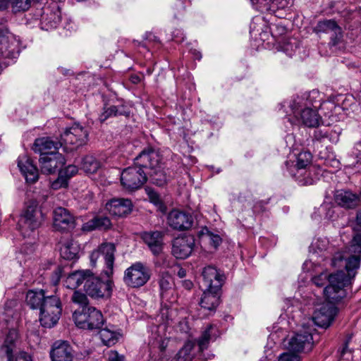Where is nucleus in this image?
Segmentation results:
<instances>
[{
	"label": "nucleus",
	"mask_w": 361,
	"mask_h": 361,
	"mask_svg": "<svg viewBox=\"0 0 361 361\" xmlns=\"http://www.w3.org/2000/svg\"><path fill=\"white\" fill-rule=\"evenodd\" d=\"M145 190L152 203L157 204L160 202V197L157 192L149 188H146Z\"/></svg>",
	"instance_id": "50"
},
{
	"label": "nucleus",
	"mask_w": 361,
	"mask_h": 361,
	"mask_svg": "<svg viewBox=\"0 0 361 361\" xmlns=\"http://www.w3.org/2000/svg\"><path fill=\"white\" fill-rule=\"evenodd\" d=\"M166 222L173 230L184 231L192 228L194 220L190 214L173 209L167 214Z\"/></svg>",
	"instance_id": "14"
},
{
	"label": "nucleus",
	"mask_w": 361,
	"mask_h": 361,
	"mask_svg": "<svg viewBox=\"0 0 361 361\" xmlns=\"http://www.w3.org/2000/svg\"><path fill=\"white\" fill-rule=\"evenodd\" d=\"M332 275H335V273L329 275L327 273L322 272L319 275L314 276L312 279V281L315 286H317L318 287H322V286H324L326 284V281H329L328 286H330L329 278Z\"/></svg>",
	"instance_id": "46"
},
{
	"label": "nucleus",
	"mask_w": 361,
	"mask_h": 361,
	"mask_svg": "<svg viewBox=\"0 0 361 361\" xmlns=\"http://www.w3.org/2000/svg\"><path fill=\"white\" fill-rule=\"evenodd\" d=\"M296 353L291 351L283 353L279 355V361H300V357Z\"/></svg>",
	"instance_id": "48"
},
{
	"label": "nucleus",
	"mask_w": 361,
	"mask_h": 361,
	"mask_svg": "<svg viewBox=\"0 0 361 361\" xmlns=\"http://www.w3.org/2000/svg\"><path fill=\"white\" fill-rule=\"evenodd\" d=\"M99 336L104 345L111 346L118 342L121 335L114 330L106 327L99 331Z\"/></svg>",
	"instance_id": "37"
},
{
	"label": "nucleus",
	"mask_w": 361,
	"mask_h": 361,
	"mask_svg": "<svg viewBox=\"0 0 361 361\" xmlns=\"http://www.w3.org/2000/svg\"><path fill=\"white\" fill-rule=\"evenodd\" d=\"M161 161L162 157L157 150L147 147L135 158V164L145 169L147 177L149 176L152 183L163 186L167 182V177L161 167Z\"/></svg>",
	"instance_id": "2"
},
{
	"label": "nucleus",
	"mask_w": 361,
	"mask_h": 361,
	"mask_svg": "<svg viewBox=\"0 0 361 361\" xmlns=\"http://www.w3.org/2000/svg\"><path fill=\"white\" fill-rule=\"evenodd\" d=\"M80 247L73 240H67L60 247L61 256L67 260H72L78 257Z\"/></svg>",
	"instance_id": "35"
},
{
	"label": "nucleus",
	"mask_w": 361,
	"mask_h": 361,
	"mask_svg": "<svg viewBox=\"0 0 361 361\" xmlns=\"http://www.w3.org/2000/svg\"><path fill=\"white\" fill-rule=\"evenodd\" d=\"M108 360L109 361H124V356L119 355L116 351H111Z\"/></svg>",
	"instance_id": "52"
},
{
	"label": "nucleus",
	"mask_w": 361,
	"mask_h": 361,
	"mask_svg": "<svg viewBox=\"0 0 361 361\" xmlns=\"http://www.w3.org/2000/svg\"><path fill=\"white\" fill-rule=\"evenodd\" d=\"M99 168V162L93 156H85L81 162V169L87 173H94Z\"/></svg>",
	"instance_id": "40"
},
{
	"label": "nucleus",
	"mask_w": 361,
	"mask_h": 361,
	"mask_svg": "<svg viewBox=\"0 0 361 361\" xmlns=\"http://www.w3.org/2000/svg\"><path fill=\"white\" fill-rule=\"evenodd\" d=\"M46 296L43 290L39 291L29 290L26 295V302L30 308L39 310Z\"/></svg>",
	"instance_id": "36"
},
{
	"label": "nucleus",
	"mask_w": 361,
	"mask_h": 361,
	"mask_svg": "<svg viewBox=\"0 0 361 361\" xmlns=\"http://www.w3.org/2000/svg\"><path fill=\"white\" fill-rule=\"evenodd\" d=\"M205 288L221 290L225 276L213 266L205 267L202 272Z\"/></svg>",
	"instance_id": "22"
},
{
	"label": "nucleus",
	"mask_w": 361,
	"mask_h": 361,
	"mask_svg": "<svg viewBox=\"0 0 361 361\" xmlns=\"http://www.w3.org/2000/svg\"><path fill=\"white\" fill-rule=\"evenodd\" d=\"M159 286L160 290V295L161 298L172 288L173 279L167 271H163L159 275Z\"/></svg>",
	"instance_id": "39"
},
{
	"label": "nucleus",
	"mask_w": 361,
	"mask_h": 361,
	"mask_svg": "<svg viewBox=\"0 0 361 361\" xmlns=\"http://www.w3.org/2000/svg\"><path fill=\"white\" fill-rule=\"evenodd\" d=\"M219 290L205 288L200 302L201 307L209 311H215L219 304Z\"/></svg>",
	"instance_id": "30"
},
{
	"label": "nucleus",
	"mask_w": 361,
	"mask_h": 361,
	"mask_svg": "<svg viewBox=\"0 0 361 361\" xmlns=\"http://www.w3.org/2000/svg\"><path fill=\"white\" fill-rule=\"evenodd\" d=\"M322 98L319 92L313 90L308 93H305L301 96L295 97L290 105L298 106L302 108H314L318 111L321 106Z\"/></svg>",
	"instance_id": "25"
},
{
	"label": "nucleus",
	"mask_w": 361,
	"mask_h": 361,
	"mask_svg": "<svg viewBox=\"0 0 361 361\" xmlns=\"http://www.w3.org/2000/svg\"><path fill=\"white\" fill-rule=\"evenodd\" d=\"M177 275L180 278H184L186 276V271L183 268H180L177 272Z\"/></svg>",
	"instance_id": "55"
},
{
	"label": "nucleus",
	"mask_w": 361,
	"mask_h": 361,
	"mask_svg": "<svg viewBox=\"0 0 361 361\" xmlns=\"http://www.w3.org/2000/svg\"><path fill=\"white\" fill-rule=\"evenodd\" d=\"M208 236L209 238L210 243L214 247H217L221 243V238L219 235L209 232Z\"/></svg>",
	"instance_id": "51"
},
{
	"label": "nucleus",
	"mask_w": 361,
	"mask_h": 361,
	"mask_svg": "<svg viewBox=\"0 0 361 361\" xmlns=\"http://www.w3.org/2000/svg\"><path fill=\"white\" fill-rule=\"evenodd\" d=\"M140 81V78L138 76L132 77V82L134 83H137Z\"/></svg>",
	"instance_id": "58"
},
{
	"label": "nucleus",
	"mask_w": 361,
	"mask_h": 361,
	"mask_svg": "<svg viewBox=\"0 0 361 361\" xmlns=\"http://www.w3.org/2000/svg\"><path fill=\"white\" fill-rule=\"evenodd\" d=\"M44 218V214L37 203L32 201L26 205L20 214L18 228L24 237L28 236L42 226Z\"/></svg>",
	"instance_id": "4"
},
{
	"label": "nucleus",
	"mask_w": 361,
	"mask_h": 361,
	"mask_svg": "<svg viewBox=\"0 0 361 361\" xmlns=\"http://www.w3.org/2000/svg\"><path fill=\"white\" fill-rule=\"evenodd\" d=\"M111 226V220L107 216H95L92 219L83 224L82 229L87 232L94 230L106 231L110 229Z\"/></svg>",
	"instance_id": "31"
},
{
	"label": "nucleus",
	"mask_w": 361,
	"mask_h": 361,
	"mask_svg": "<svg viewBox=\"0 0 361 361\" xmlns=\"http://www.w3.org/2000/svg\"><path fill=\"white\" fill-rule=\"evenodd\" d=\"M133 204L128 198H116L109 200L106 204V209L112 216L124 217L131 213Z\"/></svg>",
	"instance_id": "23"
},
{
	"label": "nucleus",
	"mask_w": 361,
	"mask_h": 361,
	"mask_svg": "<svg viewBox=\"0 0 361 361\" xmlns=\"http://www.w3.org/2000/svg\"><path fill=\"white\" fill-rule=\"evenodd\" d=\"M314 346L311 331L302 329L296 332L288 342V349L293 353H309Z\"/></svg>",
	"instance_id": "13"
},
{
	"label": "nucleus",
	"mask_w": 361,
	"mask_h": 361,
	"mask_svg": "<svg viewBox=\"0 0 361 361\" xmlns=\"http://www.w3.org/2000/svg\"><path fill=\"white\" fill-rule=\"evenodd\" d=\"M90 269L77 270L68 274L66 278V286L70 289H75L82 283H85L90 276Z\"/></svg>",
	"instance_id": "33"
},
{
	"label": "nucleus",
	"mask_w": 361,
	"mask_h": 361,
	"mask_svg": "<svg viewBox=\"0 0 361 361\" xmlns=\"http://www.w3.org/2000/svg\"><path fill=\"white\" fill-rule=\"evenodd\" d=\"M75 226V219L71 212L63 207H57L53 212V227L56 231L67 232Z\"/></svg>",
	"instance_id": "16"
},
{
	"label": "nucleus",
	"mask_w": 361,
	"mask_h": 361,
	"mask_svg": "<svg viewBox=\"0 0 361 361\" xmlns=\"http://www.w3.org/2000/svg\"><path fill=\"white\" fill-rule=\"evenodd\" d=\"M331 133L325 129H316L313 133V142H324L326 140H330Z\"/></svg>",
	"instance_id": "44"
},
{
	"label": "nucleus",
	"mask_w": 361,
	"mask_h": 361,
	"mask_svg": "<svg viewBox=\"0 0 361 361\" xmlns=\"http://www.w3.org/2000/svg\"><path fill=\"white\" fill-rule=\"evenodd\" d=\"M178 4L183 9H185V6L183 5V3L181 1H180Z\"/></svg>",
	"instance_id": "59"
},
{
	"label": "nucleus",
	"mask_w": 361,
	"mask_h": 361,
	"mask_svg": "<svg viewBox=\"0 0 361 361\" xmlns=\"http://www.w3.org/2000/svg\"><path fill=\"white\" fill-rule=\"evenodd\" d=\"M330 286H326L324 289L327 302L323 303L317 308L313 314L314 324L322 328H328L334 320L338 313V308L335 303L340 302L346 296L345 285L348 282V279L342 272L332 275L329 278Z\"/></svg>",
	"instance_id": "1"
},
{
	"label": "nucleus",
	"mask_w": 361,
	"mask_h": 361,
	"mask_svg": "<svg viewBox=\"0 0 361 361\" xmlns=\"http://www.w3.org/2000/svg\"><path fill=\"white\" fill-rule=\"evenodd\" d=\"M195 344L191 341H188L184 345L178 350L176 355L173 361H192V355L191 351Z\"/></svg>",
	"instance_id": "38"
},
{
	"label": "nucleus",
	"mask_w": 361,
	"mask_h": 361,
	"mask_svg": "<svg viewBox=\"0 0 361 361\" xmlns=\"http://www.w3.org/2000/svg\"><path fill=\"white\" fill-rule=\"evenodd\" d=\"M334 197L338 205L345 209H353L360 202L358 195L349 190H337L335 191Z\"/></svg>",
	"instance_id": "26"
},
{
	"label": "nucleus",
	"mask_w": 361,
	"mask_h": 361,
	"mask_svg": "<svg viewBox=\"0 0 361 361\" xmlns=\"http://www.w3.org/2000/svg\"><path fill=\"white\" fill-rule=\"evenodd\" d=\"M350 255L347 257L343 252H337L333 257L332 265L335 267H341L343 266L342 263L345 261L344 267L347 271V274L343 271H338L335 273L342 272L348 279V282L345 285V287L351 283V280L356 274V270L360 267L361 261V233H357L351 241V245L349 247Z\"/></svg>",
	"instance_id": "3"
},
{
	"label": "nucleus",
	"mask_w": 361,
	"mask_h": 361,
	"mask_svg": "<svg viewBox=\"0 0 361 361\" xmlns=\"http://www.w3.org/2000/svg\"><path fill=\"white\" fill-rule=\"evenodd\" d=\"M252 4L260 12L265 11L276 13L279 10L287 8L288 0H250Z\"/></svg>",
	"instance_id": "28"
},
{
	"label": "nucleus",
	"mask_w": 361,
	"mask_h": 361,
	"mask_svg": "<svg viewBox=\"0 0 361 361\" xmlns=\"http://www.w3.org/2000/svg\"><path fill=\"white\" fill-rule=\"evenodd\" d=\"M71 301L78 305L82 309L87 308L89 304V300L87 297V294H85L79 290H75L71 297Z\"/></svg>",
	"instance_id": "42"
},
{
	"label": "nucleus",
	"mask_w": 361,
	"mask_h": 361,
	"mask_svg": "<svg viewBox=\"0 0 361 361\" xmlns=\"http://www.w3.org/2000/svg\"><path fill=\"white\" fill-rule=\"evenodd\" d=\"M356 220L357 225L361 227V211L357 214Z\"/></svg>",
	"instance_id": "57"
},
{
	"label": "nucleus",
	"mask_w": 361,
	"mask_h": 361,
	"mask_svg": "<svg viewBox=\"0 0 361 361\" xmlns=\"http://www.w3.org/2000/svg\"><path fill=\"white\" fill-rule=\"evenodd\" d=\"M63 269V267L58 266L55 270L52 272L51 276V282L54 285L56 286L62 277Z\"/></svg>",
	"instance_id": "49"
},
{
	"label": "nucleus",
	"mask_w": 361,
	"mask_h": 361,
	"mask_svg": "<svg viewBox=\"0 0 361 361\" xmlns=\"http://www.w3.org/2000/svg\"><path fill=\"white\" fill-rule=\"evenodd\" d=\"M150 277V269L142 262H137L125 270L123 280L128 287L138 288L145 285Z\"/></svg>",
	"instance_id": "9"
},
{
	"label": "nucleus",
	"mask_w": 361,
	"mask_h": 361,
	"mask_svg": "<svg viewBox=\"0 0 361 361\" xmlns=\"http://www.w3.org/2000/svg\"><path fill=\"white\" fill-rule=\"evenodd\" d=\"M51 361H72L73 348L67 341H56L50 352Z\"/></svg>",
	"instance_id": "27"
},
{
	"label": "nucleus",
	"mask_w": 361,
	"mask_h": 361,
	"mask_svg": "<svg viewBox=\"0 0 361 361\" xmlns=\"http://www.w3.org/2000/svg\"><path fill=\"white\" fill-rule=\"evenodd\" d=\"M183 283V286L186 289V290H190L192 287H193V283L190 280H185L182 282Z\"/></svg>",
	"instance_id": "54"
},
{
	"label": "nucleus",
	"mask_w": 361,
	"mask_h": 361,
	"mask_svg": "<svg viewBox=\"0 0 361 361\" xmlns=\"http://www.w3.org/2000/svg\"><path fill=\"white\" fill-rule=\"evenodd\" d=\"M290 107L293 111L294 116L302 124L308 128H317L322 122L321 116L314 108L299 107L298 106L290 105Z\"/></svg>",
	"instance_id": "15"
},
{
	"label": "nucleus",
	"mask_w": 361,
	"mask_h": 361,
	"mask_svg": "<svg viewBox=\"0 0 361 361\" xmlns=\"http://www.w3.org/2000/svg\"><path fill=\"white\" fill-rule=\"evenodd\" d=\"M63 146V142L54 141L50 137H43L37 138L33 145V150L36 153L40 154V157H44L46 154L57 153L56 151Z\"/></svg>",
	"instance_id": "24"
},
{
	"label": "nucleus",
	"mask_w": 361,
	"mask_h": 361,
	"mask_svg": "<svg viewBox=\"0 0 361 361\" xmlns=\"http://www.w3.org/2000/svg\"><path fill=\"white\" fill-rule=\"evenodd\" d=\"M164 237V233L161 231H145L141 234V238L155 256L159 255L163 251Z\"/></svg>",
	"instance_id": "21"
},
{
	"label": "nucleus",
	"mask_w": 361,
	"mask_h": 361,
	"mask_svg": "<svg viewBox=\"0 0 361 361\" xmlns=\"http://www.w3.org/2000/svg\"><path fill=\"white\" fill-rule=\"evenodd\" d=\"M114 109L115 105H111L108 106L105 104L103 107L102 112L99 116V121L101 123H104L109 118L116 117Z\"/></svg>",
	"instance_id": "45"
},
{
	"label": "nucleus",
	"mask_w": 361,
	"mask_h": 361,
	"mask_svg": "<svg viewBox=\"0 0 361 361\" xmlns=\"http://www.w3.org/2000/svg\"><path fill=\"white\" fill-rule=\"evenodd\" d=\"M61 21V12L57 5L46 8L42 16V23L47 26V29L56 27Z\"/></svg>",
	"instance_id": "32"
},
{
	"label": "nucleus",
	"mask_w": 361,
	"mask_h": 361,
	"mask_svg": "<svg viewBox=\"0 0 361 361\" xmlns=\"http://www.w3.org/2000/svg\"><path fill=\"white\" fill-rule=\"evenodd\" d=\"M115 115L116 116H123L125 117H129L130 115V109L124 104L115 105Z\"/></svg>",
	"instance_id": "47"
},
{
	"label": "nucleus",
	"mask_w": 361,
	"mask_h": 361,
	"mask_svg": "<svg viewBox=\"0 0 361 361\" xmlns=\"http://www.w3.org/2000/svg\"><path fill=\"white\" fill-rule=\"evenodd\" d=\"M312 160V155L307 151L300 152L296 157L295 171L291 170L290 174L300 185H310L314 182L309 171Z\"/></svg>",
	"instance_id": "10"
},
{
	"label": "nucleus",
	"mask_w": 361,
	"mask_h": 361,
	"mask_svg": "<svg viewBox=\"0 0 361 361\" xmlns=\"http://www.w3.org/2000/svg\"><path fill=\"white\" fill-rule=\"evenodd\" d=\"M317 33L324 32L330 35V44L336 46L343 37L342 30L334 20H320L314 27Z\"/></svg>",
	"instance_id": "19"
},
{
	"label": "nucleus",
	"mask_w": 361,
	"mask_h": 361,
	"mask_svg": "<svg viewBox=\"0 0 361 361\" xmlns=\"http://www.w3.org/2000/svg\"><path fill=\"white\" fill-rule=\"evenodd\" d=\"M62 312L60 298L56 293L47 295L39 308V322L44 328H52L59 322Z\"/></svg>",
	"instance_id": "5"
},
{
	"label": "nucleus",
	"mask_w": 361,
	"mask_h": 361,
	"mask_svg": "<svg viewBox=\"0 0 361 361\" xmlns=\"http://www.w3.org/2000/svg\"><path fill=\"white\" fill-rule=\"evenodd\" d=\"M145 169L134 164V166L125 169L121 176L122 186L128 191H135L142 188L147 182Z\"/></svg>",
	"instance_id": "11"
},
{
	"label": "nucleus",
	"mask_w": 361,
	"mask_h": 361,
	"mask_svg": "<svg viewBox=\"0 0 361 361\" xmlns=\"http://www.w3.org/2000/svg\"><path fill=\"white\" fill-rule=\"evenodd\" d=\"M112 286L113 281L109 278L103 280L90 270V276L84 284V290L92 298H108L111 295Z\"/></svg>",
	"instance_id": "8"
},
{
	"label": "nucleus",
	"mask_w": 361,
	"mask_h": 361,
	"mask_svg": "<svg viewBox=\"0 0 361 361\" xmlns=\"http://www.w3.org/2000/svg\"><path fill=\"white\" fill-rule=\"evenodd\" d=\"M32 0H11V8L13 13L27 11Z\"/></svg>",
	"instance_id": "43"
},
{
	"label": "nucleus",
	"mask_w": 361,
	"mask_h": 361,
	"mask_svg": "<svg viewBox=\"0 0 361 361\" xmlns=\"http://www.w3.org/2000/svg\"><path fill=\"white\" fill-rule=\"evenodd\" d=\"M88 135L89 132L86 128L79 123H74L61 134V141L65 149L74 150L86 145Z\"/></svg>",
	"instance_id": "7"
},
{
	"label": "nucleus",
	"mask_w": 361,
	"mask_h": 361,
	"mask_svg": "<svg viewBox=\"0 0 361 361\" xmlns=\"http://www.w3.org/2000/svg\"><path fill=\"white\" fill-rule=\"evenodd\" d=\"M18 166L27 182L35 183L37 180L38 169L28 157L26 155L20 157L18 161Z\"/></svg>",
	"instance_id": "29"
},
{
	"label": "nucleus",
	"mask_w": 361,
	"mask_h": 361,
	"mask_svg": "<svg viewBox=\"0 0 361 361\" xmlns=\"http://www.w3.org/2000/svg\"><path fill=\"white\" fill-rule=\"evenodd\" d=\"M41 171L44 173L51 174L59 171L66 163L63 155L60 153L45 154L39 159Z\"/></svg>",
	"instance_id": "18"
},
{
	"label": "nucleus",
	"mask_w": 361,
	"mask_h": 361,
	"mask_svg": "<svg viewBox=\"0 0 361 361\" xmlns=\"http://www.w3.org/2000/svg\"><path fill=\"white\" fill-rule=\"evenodd\" d=\"M78 167L75 165H68L64 169H60L58 179L52 183L54 189L66 188L68 186V180L78 173Z\"/></svg>",
	"instance_id": "34"
},
{
	"label": "nucleus",
	"mask_w": 361,
	"mask_h": 361,
	"mask_svg": "<svg viewBox=\"0 0 361 361\" xmlns=\"http://www.w3.org/2000/svg\"><path fill=\"white\" fill-rule=\"evenodd\" d=\"M9 5L11 6V0H0V11L6 10Z\"/></svg>",
	"instance_id": "53"
},
{
	"label": "nucleus",
	"mask_w": 361,
	"mask_h": 361,
	"mask_svg": "<svg viewBox=\"0 0 361 361\" xmlns=\"http://www.w3.org/2000/svg\"><path fill=\"white\" fill-rule=\"evenodd\" d=\"M212 329L213 326L212 325L207 326V328L202 332V335L197 340V345L201 351H203L204 349L207 348L209 343L212 338L211 331Z\"/></svg>",
	"instance_id": "41"
},
{
	"label": "nucleus",
	"mask_w": 361,
	"mask_h": 361,
	"mask_svg": "<svg viewBox=\"0 0 361 361\" xmlns=\"http://www.w3.org/2000/svg\"><path fill=\"white\" fill-rule=\"evenodd\" d=\"M116 245L113 243H102L96 250H94L90 255V264L95 267L97 262L102 255L105 262V269L104 273L110 278L114 274V264L115 260Z\"/></svg>",
	"instance_id": "12"
},
{
	"label": "nucleus",
	"mask_w": 361,
	"mask_h": 361,
	"mask_svg": "<svg viewBox=\"0 0 361 361\" xmlns=\"http://www.w3.org/2000/svg\"><path fill=\"white\" fill-rule=\"evenodd\" d=\"M166 346H167V343H166L164 342V341H162L159 347L160 351L164 352L166 350Z\"/></svg>",
	"instance_id": "56"
},
{
	"label": "nucleus",
	"mask_w": 361,
	"mask_h": 361,
	"mask_svg": "<svg viewBox=\"0 0 361 361\" xmlns=\"http://www.w3.org/2000/svg\"><path fill=\"white\" fill-rule=\"evenodd\" d=\"M73 317L76 326L83 329L98 330L104 322L102 312L93 307L75 311Z\"/></svg>",
	"instance_id": "6"
},
{
	"label": "nucleus",
	"mask_w": 361,
	"mask_h": 361,
	"mask_svg": "<svg viewBox=\"0 0 361 361\" xmlns=\"http://www.w3.org/2000/svg\"><path fill=\"white\" fill-rule=\"evenodd\" d=\"M17 337L16 331L11 329L6 335L4 344L1 347V353H4L8 358V361H32L30 355L25 352H20L13 358V352L15 348V340Z\"/></svg>",
	"instance_id": "20"
},
{
	"label": "nucleus",
	"mask_w": 361,
	"mask_h": 361,
	"mask_svg": "<svg viewBox=\"0 0 361 361\" xmlns=\"http://www.w3.org/2000/svg\"><path fill=\"white\" fill-rule=\"evenodd\" d=\"M195 238L192 235H183L175 238L172 243V255L177 259H186L192 253Z\"/></svg>",
	"instance_id": "17"
}]
</instances>
